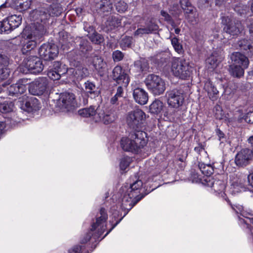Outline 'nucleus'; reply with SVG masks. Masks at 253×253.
<instances>
[{"label": "nucleus", "mask_w": 253, "mask_h": 253, "mask_svg": "<svg viewBox=\"0 0 253 253\" xmlns=\"http://www.w3.org/2000/svg\"><path fill=\"white\" fill-rule=\"evenodd\" d=\"M44 33L43 26L38 27L32 25L26 27L22 33L21 41V51L23 54H26L35 48L41 41Z\"/></svg>", "instance_id": "f257e3e1"}, {"label": "nucleus", "mask_w": 253, "mask_h": 253, "mask_svg": "<svg viewBox=\"0 0 253 253\" xmlns=\"http://www.w3.org/2000/svg\"><path fill=\"white\" fill-rule=\"evenodd\" d=\"M142 186V182L137 180L129 185H125L122 187L120 192L122 194L120 208L122 210L129 211L135 204L141 199L138 194Z\"/></svg>", "instance_id": "f03ea898"}, {"label": "nucleus", "mask_w": 253, "mask_h": 253, "mask_svg": "<svg viewBox=\"0 0 253 253\" xmlns=\"http://www.w3.org/2000/svg\"><path fill=\"white\" fill-rule=\"evenodd\" d=\"M146 133L138 130L129 134L128 137H123L121 140L122 148L126 151L137 152L147 144Z\"/></svg>", "instance_id": "7ed1b4c3"}, {"label": "nucleus", "mask_w": 253, "mask_h": 253, "mask_svg": "<svg viewBox=\"0 0 253 253\" xmlns=\"http://www.w3.org/2000/svg\"><path fill=\"white\" fill-rule=\"evenodd\" d=\"M146 115L140 109H135L128 112L126 115L125 120L127 126L135 131H142L141 129L144 126Z\"/></svg>", "instance_id": "20e7f679"}, {"label": "nucleus", "mask_w": 253, "mask_h": 253, "mask_svg": "<svg viewBox=\"0 0 253 253\" xmlns=\"http://www.w3.org/2000/svg\"><path fill=\"white\" fill-rule=\"evenodd\" d=\"M144 83L148 89L155 95L162 94L166 90L165 82L159 76L150 74L145 79Z\"/></svg>", "instance_id": "39448f33"}, {"label": "nucleus", "mask_w": 253, "mask_h": 253, "mask_svg": "<svg viewBox=\"0 0 253 253\" xmlns=\"http://www.w3.org/2000/svg\"><path fill=\"white\" fill-rule=\"evenodd\" d=\"M171 71L174 76L185 80L190 77L191 68L185 60L178 58L172 60Z\"/></svg>", "instance_id": "423d86ee"}, {"label": "nucleus", "mask_w": 253, "mask_h": 253, "mask_svg": "<svg viewBox=\"0 0 253 253\" xmlns=\"http://www.w3.org/2000/svg\"><path fill=\"white\" fill-rule=\"evenodd\" d=\"M107 219L108 215L106 210L101 208L97 215L95 222H93L91 225V230L95 231L94 234L96 237H99L105 231Z\"/></svg>", "instance_id": "0eeeda50"}, {"label": "nucleus", "mask_w": 253, "mask_h": 253, "mask_svg": "<svg viewBox=\"0 0 253 253\" xmlns=\"http://www.w3.org/2000/svg\"><path fill=\"white\" fill-rule=\"evenodd\" d=\"M167 102L169 106L174 108H178L181 106L184 101V94L181 90L172 89L166 93Z\"/></svg>", "instance_id": "6e6552de"}, {"label": "nucleus", "mask_w": 253, "mask_h": 253, "mask_svg": "<svg viewBox=\"0 0 253 253\" xmlns=\"http://www.w3.org/2000/svg\"><path fill=\"white\" fill-rule=\"evenodd\" d=\"M221 23L224 25L223 30L227 33L237 35L242 30V26L239 21H235L229 16H223L221 18Z\"/></svg>", "instance_id": "1a4fd4ad"}, {"label": "nucleus", "mask_w": 253, "mask_h": 253, "mask_svg": "<svg viewBox=\"0 0 253 253\" xmlns=\"http://www.w3.org/2000/svg\"><path fill=\"white\" fill-rule=\"evenodd\" d=\"M39 54L44 60H51L57 56L58 49L54 44L43 43L39 49Z\"/></svg>", "instance_id": "9d476101"}, {"label": "nucleus", "mask_w": 253, "mask_h": 253, "mask_svg": "<svg viewBox=\"0 0 253 253\" xmlns=\"http://www.w3.org/2000/svg\"><path fill=\"white\" fill-rule=\"evenodd\" d=\"M48 81L46 78L40 77L34 80L29 86V91L33 95H42L46 90Z\"/></svg>", "instance_id": "9b49d317"}, {"label": "nucleus", "mask_w": 253, "mask_h": 253, "mask_svg": "<svg viewBox=\"0 0 253 253\" xmlns=\"http://www.w3.org/2000/svg\"><path fill=\"white\" fill-rule=\"evenodd\" d=\"M62 11V8L57 4H53L48 7L47 13L42 10H36L33 14L37 18L39 16L41 21L47 19L49 16H58Z\"/></svg>", "instance_id": "f8f14e48"}, {"label": "nucleus", "mask_w": 253, "mask_h": 253, "mask_svg": "<svg viewBox=\"0 0 253 253\" xmlns=\"http://www.w3.org/2000/svg\"><path fill=\"white\" fill-rule=\"evenodd\" d=\"M24 64L25 68L33 74L40 73L43 68L42 62L35 56L27 58L24 60Z\"/></svg>", "instance_id": "ddd939ff"}, {"label": "nucleus", "mask_w": 253, "mask_h": 253, "mask_svg": "<svg viewBox=\"0 0 253 253\" xmlns=\"http://www.w3.org/2000/svg\"><path fill=\"white\" fill-rule=\"evenodd\" d=\"M232 209L235 211L237 214H240L242 216L244 217L246 219H243L241 217H239V223L240 224H243L244 226H246L247 228H249V225L253 226V217H249L248 216L253 215V211H247L244 210V208L242 206L240 205H234L232 207Z\"/></svg>", "instance_id": "4468645a"}, {"label": "nucleus", "mask_w": 253, "mask_h": 253, "mask_svg": "<svg viewBox=\"0 0 253 253\" xmlns=\"http://www.w3.org/2000/svg\"><path fill=\"white\" fill-rule=\"evenodd\" d=\"M58 104L62 109L68 111L71 110L76 104L74 94L69 92L61 93L58 100Z\"/></svg>", "instance_id": "2eb2a0df"}, {"label": "nucleus", "mask_w": 253, "mask_h": 253, "mask_svg": "<svg viewBox=\"0 0 253 253\" xmlns=\"http://www.w3.org/2000/svg\"><path fill=\"white\" fill-rule=\"evenodd\" d=\"M112 77L118 84H122L125 87L127 86L130 81L128 75L121 66L118 65L114 67Z\"/></svg>", "instance_id": "dca6fc26"}, {"label": "nucleus", "mask_w": 253, "mask_h": 253, "mask_svg": "<svg viewBox=\"0 0 253 253\" xmlns=\"http://www.w3.org/2000/svg\"><path fill=\"white\" fill-rule=\"evenodd\" d=\"M94 119L96 122H101L104 124H109L115 121L116 116L111 110L105 111L103 110L97 109Z\"/></svg>", "instance_id": "f3484780"}, {"label": "nucleus", "mask_w": 253, "mask_h": 253, "mask_svg": "<svg viewBox=\"0 0 253 253\" xmlns=\"http://www.w3.org/2000/svg\"><path fill=\"white\" fill-rule=\"evenodd\" d=\"M253 155L252 151L249 149H243L236 155L235 162L239 166H245L248 165Z\"/></svg>", "instance_id": "a211bd4d"}, {"label": "nucleus", "mask_w": 253, "mask_h": 253, "mask_svg": "<svg viewBox=\"0 0 253 253\" xmlns=\"http://www.w3.org/2000/svg\"><path fill=\"white\" fill-rule=\"evenodd\" d=\"M133 97L135 101L140 105H145L148 101V93L140 87H136L133 89Z\"/></svg>", "instance_id": "6ab92c4d"}, {"label": "nucleus", "mask_w": 253, "mask_h": 253, "mask_svg": "<svg viewBox=\"0 0 253 253\" xmlns=\"http://www.w3.org/2000/svg\"><path fill=\"white\" fill-rule=\"evenodd\" d=\"M159 28L158 26L153 22L150 21L147 24L146 27L138 28L134 33L135 37H142L144 34H151L153 32L157 31Z\"/></svg>", "instance_id": "aec40b11"}, {"label": "nucleus", "mask_w": 253, "mask_h": 253, "mask_svg": "<svg viewBox=\"0 0 253 253\" xmlns=\"http://www.w3.org/2000/svg\"><path fill=\"white\" fill-rule=\"evenodd\" d=\"M232 64L243 66L244 68H248L249 64L248 58L244 54L239 52L233 53L231 55Z\"/></svg>", "instance_id": "412c9836"}, {"label": "nucleus", "mask_w": 253, "mask_h": 253, "mask_svg": "<svg viewBox=\"0 0 253 253\" xmlns=\"http://www.w3.org/2000/svg\"><path fill=\"white\" fill-rule=\"evenodd\" d=\"M25 83V79H21L15 84L9 86L7 88L9 94L13 95L23 93L26 90V87L24 84Z\"/></svg>", "instance_id": "4be33fe9"}, {"label": "nucleus", "mask_w": 253, "mask_h": 253, "mask_svg": "<svg viewBox=\"0 0 253 253\" xmlns=\"http://www.w3.org/2000/svg\"><path fill=\"white\" fill-rule=\"evenodd\" d=\"M69 71L77 80H79L87 77L89 75L87 68L80 63L77 64L75 68L70 69Z\"/></svg>", "instance_id": "5701e85b"}, {"label": "nucleus", "mask_w": 253, "mask_h": 253, "mask_svg": "<svg viewBox=\"0 0 253 253\" xmlns=\"http://www.w3.org/2000/svg\"><path fill=\"white\" fill-rule=\"evenodd\" d=\"M221 53V52L219 53L216 51H214L207 59L206 63L209 69L214 70L218 66L222 59Z\"/></svg>", "instance_id": "b1692460"}, {"label": "nucleus", "mask_w": 253, "mask_h": 253, "mask_svg": "<svg viewBox=\"0 0 253 253\" xmlns=\"http://www.w3.org/2000/svg\"><path fill=\"white\" fill-rule=\"evenodd\" d=\"M112 8V3L109 0H101L96 4V10L100 14L107 15Z\"/></svg>", "instance_id": "393cba45"}, {"label": "nucleus", "mask_w": 253, "mask_h": 253, "mask_svg": "<svg viewBox=\"0 0 253 253\" xmlns=\"http://www.w3.org/2000/svg\"><path fill=\"white\" fill-rule=\"evenodd\" d=\"M92 64L98 73H103L107 68V63L99 56H94L92 59Z\"/></svg>", "instance_id": "a878e982"}, {"label": "nucleus", "mask_w": 253, "mask_h": 253, "mask_svg": "<svg viewBox=\"0 0 253 253\" xmlns=\"http://www.w3.org/2000/svg\"><path fill=\"white\" fill-rule=\"evenodd\" d=\"M25 105L27 111L29 112L38 110L41 108L39 101L35 97L28 98Z\"/></svg>", "instance_id": "bb28decb"}, {"label": "nucleus", "mask_w": 253, "mask_h": 253, "mask_svg": "<svg viewBox=\"0 0 253 253\" xmlns=\"http://www.w3.org/2000/svg\"><path fill=\"white\" fill-rule=\"evenodd\" d=\"M204 89L207 92L211 99L214 100L217 99L218 91L210 81H208L205 83Z\"/></svg>", "instance_id": "cd10ccee"}, {"label": "nucleus", "mask_w": 253, "mask_h": 253, "mask_svg": "<svg viewBox=\"0 0 253 253\" xmlns=\"http://www.w3.org/2000/svg\"><path fill=\"white\" fill-rule=\"evenodd\" d=\"M211 187L213 190L218 194H220L221 196L228 202V200L225 197L226 194L223 192L225 189L224 183L220 180H215L211 182Z\"/></svg>", "instance_id": "c85d7f7f"}, {"label": "nucleus", "mask_w": 253, "mask_h": 253, "mask_svg": "<svg viewBox=\"0 0 253 253\" xmlns=\"http://www.w3.org/2000/svg\"><path fill=\"white\" fill-rule=\"evenodd\" d=\"M84 90L88 96L91 97H95L99 94V91L95 84L89 81L84 84Z\"/></svg>", "instance_id": "c756f323"}, {"label": "nucleus", "mask_w": 253, "mask_h": 253, "mask_svg": "<svg viewBox=\"0 0 253 253\" xmlns=\"http://www.w3.org/2000/svg\"><path fill=\"white\" fill-rule=\"evenodd\" d=\"M231 186L234 192H238L240 189L243 187L244 180V179L238 176L237 175L233 174L231 178Z\"/></svg>", "instance_id": "7c9ffc66"}, {"label": "nucleus", "mask_w": 253, "mask_h": 253, "mask_svg": "<svg viewBox=\"0 0 253 253\" xmlns=\"http://www.w3.org/2000/svg\"><path fill=\"white\" fill-rule=\"evenodd\" d=\"M246 68L243 66L231 64L229 66V72L233 77L240 78L243 76Z\"/></svg>", "instance_id": "2f4dec72"}, {"label": "nucleus", "mask_w": 253, "mask_h": 253, "mask_svg": "<svg viewBox=\"0 0 253 253\" xmlns=\"http://www.w3.org/2000/svg\"><path fill=\"white\" fill-rule=\"evenodd\" d=\"M180 3L182 9L185 13V18L189 21H191L190 19L189 14L193 13V7L191 5L188 0H180Z\"/></svg>", "instance_id": "473e14b6"}, {"label": "nucleus", "mask_w": 253, "mask_h": 253, "mask_svg": "<svg viewBox=\"0 0 253 253\" xmlns=\"http://www.w3.org/2000/svg\"><path fill=\"white\" fill-rule=\"evenodd\" d=\"M235 91V85L233 84H230L224 88L222 96L225 99L230 100L233 97Z\"/></svg>", "instance_id": "72a5a7b5"}, {"label": "nucleus", "mask_w": 253, "mask_h": 253, "mask_svg": "<svg viewBox=\"0 0 253 253\" xmlns=\"http://www.w3.org/2000/svg\"><path fill=\"white\" fill-rule=\"evenodd\" d=\"M164 105L159 100H154L149 106V110L151 113L158 114L163 110Z\"/></svg>", "instance_id": "f704fd0d"}, {"label": "nucleus", "mask_w": 253, "mask_h": 253, "mask_svg": "<svg viewBox=\"0 0 253 253\" xmlns=\"http://www.w3.org/2000/svg\"><path fill=\"white\" fill-rule=\"evenodd\" d=\"M198 168L202 173L208 176L212 174L214 171L213 167L211 165H206L203 163H199Z\"/></svg>", "instance_id": "c9c22d12"}, {"label": "nucleus", "mask_w": 253, "mask_h": 253, "mask_svg": "<svg viewBox=\"0 0 253 253\" xmlns=\"http://www.w3.org/2000/svg\"><path fill=\"white\" fill-rule=\"evenodd\" d=\"M7 18L13 30L18 27L22 22L21 15H12L7 17Z\"/></svg>", "instance_id": "e433bc0d"}, {"label": "nucleus", "mask_w": 253, "mask_h": 253, "mask_svg": "<svg viewBox=\"0 0 253 253\" xmlns=\"http://www.w3.org/2000/svg\"><path fill=\"white\" fill-rule=\"evenodd\" d=\"M32 0H17V9L20 12L24 11L30 8Z\"/></svg>", "instance_id": "4c0bfd02"}, {"label": "nucleus", "mask_w": 253, "mask_h": 253, "mask_svg": "<svg viewBox=\"0 0 253 253\" xmlns=\"http://www.w3.org/2000/svg\"><path fill=\"white\" fill-rule=\"evenodd\" d=\"M12 29L10 24L7 20V18L4 19L0 21V34H8L12 31Z\"/></svg>", "instance_id": "58836bf2"}, {"label": "nucleus", "mask_w": 253, "mask_h": 253, "mask_svg": "<svg viewBox=\"0 0 253 253\" xmlns=\"http://www.w3.org/2000/svg\"><path fill=\"white\" fill-rule=\"evenodd\" d=\"M14 109V104L12 102L5 101L0 104V111L2 113L12 112Z\"/></svg>", "instance_id": "ea45409f"}, {"label": "nucleus", "mask_w": 253, "mask_h": 253, "mask_svg": "<svg viewBox=\"0 0 253 253\" xmlns=\"http://www.w3.org/2000/svg\"><path fill=\"white\" fill-rule=\"evenodd\" d=\"M78 112L80 116L84 117H89L93 115L95 116L96 114L95 108L93 107L81 109Z\"/></svg>", "instance_id": "a19ab883"}, {"label": "nucleus", "mask_w": 253, "mask_h": 253, "mask_svg": "<svg viewBox=\"0 0 253 253\" xmlns=\"http://www.w3.org/2000/svg\"><path fill=\"white\" fill-rule=\"evenodd\" d=\"M132 42V38L129 36H126L123 38L120 42V45L122 49L125 50L130 47Z\"/></svg>", "instance_id": "79ce46f5"}, {"label": "nucleus", "mask_w": 253, "mask_h": 253, "mask_svg": "<svg viewBox=\"0 0 253 253\" xmlns=\"http://www.w3.org/2000/svg\"><path fill=\"white\" fill-rule=\"evenodd\" d=\"M121 19L119 16H112L107 20V24L111 26V29L117 28L121 26Z\"/></svg>", "instance_id": "37998d69"}, {"label": "nucleus", "mask_w": 253, "mask_h": 253, "mask_svg": "<svg viewBox=\"0 0 253 253\" xmlns=\"http://www.w3.org/2000/svg\"><path fill=\"white\" fill-rule=\"evenodd\" d=\"M79 46L80 49L83 53H85L87 51L91 50L92 48L88 42L86 40L84 39H81Z\"/></svg>", "instance_id": "c03bdc74"}, {"label": "nucleus", "mask_w": 253, "mask_h": 253, "mask_svg": "<svg viewBox=\"0 0 253 253\" xmlns=\"http://www.w3.org/2000/svg\"><path fill=\"white\" fill-rule=\"evenodd\" d=\"M134 66L139 68L140 71H147L149 69V64L145 59H140L134 63Z\"/></svg>", "instance_id": "a18cd8bd"}, {"label": "nucleus", "mask_w": 253, "mask_h": 253, "mask_svg": "<svg viewBox=\"0 0 253 253\" xmlns=\"http://www.w3.org/2000/svg\"><path fill=\"white\" fill-rule=\"evenodd\" d=\"M88 38L90 41L95 44H100L104 41L103 37L95 32L89 35Z\"/></svg>", "instance_id": "49530a36"}, {"label": "nucleus", "mask_w": 253, "mask_h": 253, "mask_svg": "<svg viewBox=\"0 0 253 253\" xmlns=\"http://www.w3.org/2000/svg\"><path fill=\"white\" fill-rule=\"evenodd\" d=\"M53 67L54 69L56 70L60 77L67 72V68L65 65H62L59 62H55L53 64Z\"/></svg>", "instance_id": "de8ad7c7"}, {"label": "nucleus", "mask_w": 253, "mask_h": 253, "mask_svg": "<svg viewBox=\"0 0 253 253\" xmlns=\"http://www.w3.org/2000/svg\"><path fill=\"white\" fill-rule=\"evenodd\" d=\"M238 46L241 49L247 50L250 49L252 45L250 42L247 40L243 39L240 40L238 42Z\"/></svg>", "instance_id": "09e8293b"}, {"label": "nucleus", "mask_w": 253, "mask_h": 253, "mask_svg": "<svg viewBox=\"0 0 253 253\" xmlns=\"http://www.w3.org/2000/svg\"><path fill=\"white\" fill-rule=\"evenodd\" d=\"M171 44L174 47L175 50L178 53H181L182 51V45L179 43L177 38H172L171 40Z\"/></svg>", "instance_id": "8fccbe9b"}, {"label": "nucleus", "mask_w": 253, "mask_h": 253, "mask_svg": "<svg viewBox=\"0 0 253 253\" xmlns=\"http://www.w3.org/2000/svg\"><path fill=\"white\" fill-rule=\"evenodd\" d=\"M48 77L53 80H58L60 78V76L56 69H54V67L50 69L47 73Z\"/></svg>", "instance_id": "3c124183"}, {"label": "nucleus", "mask_w": 253, "mask_h": 253, "mask_svg": "<svg viewBox=\"0 0 253 253\" xmlns=\"http://www.w3.org/2000/svg\"><path fill=\"white\" fill-rule=\"evenodd\" d=\"M130 163V159L128 157L122 158L120 162V169L122 170H125L129 165Z\"/></svg>", "instance_id": "603ef678"}, {"label": "nucleus", "mask_w": 253, "mask_h": 253, "mask_svg": "<svg viewBox=\"0 0 253 253\" xmlns=\"http://www.w3.org/2000/svg\"><path fill=\"white\" fill-rule=\"evenodd\" d=\"M117 10L119 12H125L127 8V4L123 1H119L116 4Z\"/></svg>", "instance_id": "864d4df0"}, {"label": "nucleus", "mask_w": 253, "mask_h": 253, "mask_svg": "<svg viewBox=\"0 0 253 253\" xmlns=\"http://www.w3.org/2000/svg\"><path fill=\"white\" fill-rule=\"evenodd\" d=\"M124 54L121 51L117 50L113 52L112 57L114 61L118 62L124 58Z\"/></svg>", "instance_id": "5fc2aeb1"}, {"label": "nucleus", "mask_w": 253, "mask_h": 253, "mask_svg": "<svg viewBox=\"0 0 253 253\" xmlns=\"http://www.w3.org/2000/svg\"><path fill=\"white\" fill-rule=\"evenodd\" d=\"M84 249V246L76 245L69 249L68 253H82Z\"/></svg>", "instance_id": "6e6d98bb"}, {"label": "nucleus", "mask_w": 253, "mask_h": 253, "mask_svg": "<svg viewBox=\"0 0 253 253\" xmlns=\"http://www.w3.org/2000/svg\"><path fill=\"white\" fill-rule=\"evenodd\" d=\"M8 63V57L5 55L0 54V67L7 66Z\"/></svg>", "instance_id": "4d7b16f0"}, {"label": "nucleus", "mask_w": 253, "mask_h": 253, "mask_svg": "<svg viewBox=\"0 0 253 253\" xmlns=\"http://www.w3.org/2000/svg\"><path fill=\"white\" fill-rule=\"evenodd\" d=\"M244 120L246 122L253 123V111L249 112L244 116Z\"/></svg>", "instance_id": "13d9d810"}, {"label": "nucleus", "mask_w": 253, "mask_h": 253, "mask_svg": "<svg viewBox=\"0 0 253 253\" xmlns=\"http://www.w3.org/2000/svg\"><path fill=\"white\" fill-rule=\"evenodd\" d=\"M170 11H171V14L174 15H178L181 13V10L177 4L173 5Z\"/></svg>", "instance_id": "bf43d9fd"}, {"label": "nucleus", "mask_w": 253, "mask_h": 253, "mask_svg": "<svg viewBox=\"0 0 253 253\" xmlns=\"http://www.w3.org/2000/svg\"><path fill=\"white\" fill-rule=\"evenodd\" d=\"M8 76V71L6 68H2L0 70V81L7 78Z\"/></svg>", "instance_id": "052dcab7"}, {"label": "nucleus", "mask_w": 253, "mask_h": 253, "mask_svg": "<svg viewBox=\"0 0 253 253\" xmlns=\"http://www.w3.org/2000/svg\"><path fill=\"white\" fill-rule=\"evenodd\" d=\"M242 7V9L240 10V6H236L234 9L238 13H239L240 15H242L245 14L246 13L247 10L248 9V7L246 6L243 5Z\"/></svg>", "instance_id": "680f3d73"}, {"label": "nucleus", "mask_w": 253, "mask_h": 253, "mask_svg": "<svg viewBox=\"0 0 253 253\" xmlns=\"http://www.w3.org/2000/svg\"><path fill=\"white\" fill-rule=\"evenodd\" d=\"M216 133L218 137V140L221 141V142H223L225 140V135L219 129H217L216 130Z\"/></svg>", "instance_id": "e2e57ef3"}, {"label": "nucleus", "mask_w": 253, "mask_h": 253, "mask_svg": "<svg viewBox=\"0 0 253 253\" xmlns=\"http://www.w3.org/2000/svg\"><path fill=\"white\" fill-rule=\"evenodd\" d=\"M192 178L193 182H198L202 179L201 175L198 173H193Z\"/></svg>", "instance_id": "0e129e2a"}, {"label": "nucleus", "mask_w": 253, "mask_h": 253, "mask_svg": "<svg viewBox=\"0 0 253 253\" xmlns=\"http://www.w3.org/2000/svg\"><path fill=\"white\" fill-rule=\"evenodd\" d=\"M161 13L162 16L164 17L165 20L169 22L171 21V16L167 12L162 10Z\"/></svg>", "instance_id": "69168bd1"}, {"label": "nucleus", "mask_w": 253, "mask_h": 253, "mask_svg": "<svg viewBox=\"0 0 253 253\" xmlns=\"http://www.w3.org/2000/svg\"><path fill=\"white\" fill-rule=\"evenodd\" d=\"M124 89L122 87V86H119L117 88V92L116 93V96H118L120 97H122L123 94Z\"/></svg>", "instance_id": "338daca9"}, {"label": "nucleus", "mask_w": 253, "mask_h": 253, "mask_svg": "<svg viewBox=\"0 0 253 253\" xmlns=\"http://www.w3.org/2000/svg\"><path fill=\"white\" fill-rule=\"evenodd\" d=\"M92 235V234L91 233H89L87 234L85 237L82 240V243H85L87 242L90 239L91 236Z\"/></svg>", "instance_id": "774afa93"}]
</instances>
